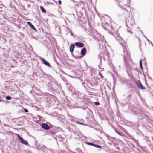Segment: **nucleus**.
Wrapping results in <instances>:
<instances>
[{
    "label": "nucleus",
    "instance_id": "1",
    "mask_svg": "<svg viewBox=\"0 0 153 153\" xmlns=\"http://www.w3.org/2000/svg\"><path fill=\"white\" fill-rule=\"evenodd\" d=\"M16 134L19 140V141L21 143L25 145H27L28 144V143L27 141L25 140L22 137H20L18 134Z\"/></svg>",
    "mask_w": 153,
    "mask_h": 153
},
{
    "label": "nucleus",
    "instance_id": "2",
    "mask_svg": "<svg viewBox=\"0 0 153 153\" xmlns=\"http://www.w3.org/2000/svg\"><path fill=\"white\" fill-rule=\"evenodd\" d=\"M136 84L137 85L138 87L140 89H145V87L143 86L140 80H137V81L136 82Z\"/></svg>",
    "mask_w": 153,
    "mask_h": 153
},
{
    "label": "nucleus",
    "instance_id": "3",
    "mask_svg": "<svg viewBox=\"0 0 153 153\" xmlns=\"http://www.w3.org/2000/svg\"><path fill=\"white\" fill-rule=\"evenodd\" d=\"M40 59L41 60V61L43 62V64H45L46 65L49 67H50L51 65L50 63L48 62L47 61H46L44 59L40 57Z\"/></svg>",
    "mask_w": 153,
    "mask_h": 153
},
{
    "label": "nucleus",
    "instance_id": "4",
    "mask_svg": "<svg viewBox=\"0 0 153 153\" xmlns=\"http://www.w3.org/2000/svg\"><path fill=\"white\" fill-rule=\"evenodd\" d=\"M42 128L48 130L50 128V127L47 124L43 123L42 125Z\"/></svg>",
    "mask_w": 153,
    "mask_h": 153
},
{
    "label": "nucleus",
    "instance_id": "5",
    "mask_svg": "<svg viewBox=\"0 0 153 153\" xmlns=\"http://www.w3.org/2000/svg\"><path fill=\"white\" fill-rule=\"evenodd\" d=\"M128 25L131 26H133L134 24V21L131 19H128Z\"/></svg>",
    "mask_w": 153,
    "mask_h": 153
},
{
    "label": "nucleus",
    "instance_id": "6",
    "mask_svg": "<svg viewBox=\"0 0 153 153\" xmlns=\"http://www.w3.org/2000/svg\"><path fill=\"white\" fill-rule=\"evenodd\" d=\"M75 45L76 46L79 48H82L84 46V44L83 43L79 42H76L75 43Z\"/></svg>",
    "mask_w": 153,
    "mask_h": 153
},
{
    "label": "nucleus",
    "instance_id": "7",
    "mask_svg": "<svg viewBox=\"0 0 153 153\" xmlns=\"http://www.w3.org/2000/svg\"><path fill=\"white\" fill-rule=\"evenodd\" d=\"M27 23L30 26L31 28H32L33 30H36V29L34 27V26L30 22H27Z\"/></svg>",
    "mask_w": 153,
    "mask_h": 153
},
{
    "label": "nucleus",
    "instance_id": "8",
    "mask_svg": "<svg viewBox=\"0 0 153 153\" xmlns=\"http://www.w3.org/2000/svg\"><path fill=\"white\" fill-rule=\"evenodd\" d=\"M86 49L85 48L82 49L81 51V54L82 56H84L86 53Z\"/></svg>",
    "mask_w": 153,
    "mask_h": 153
},
{
    "label": "nucleus",
    "instance_id": "9",
    "mask_svg": "<svg viewBox=\"0 0 153 153\" xmlns=\"http://www.w3.org/2000/svg\"><path fill=\"white\" fill-rule=\"evenodd\" d=\"M74 48V45H72L71 46L70 48V51L71 53L73 52Z\"/></svg>",
    "mask_w": 153,
    "mask_h": 153
},
{
    "label": "nucleus",
    "instance_id": "10",
    "mask_svg": "<svg viewBox=\"0 0 153 153\" xmlns=\"http://www.w3.org/2000/svg\"><path fill=\"white\" fill-rule=\"evenodd\" d=\"M40 9L43 13H45L46 12V10L42 6H40Z\"/></svg>",
    "mask_w": 153,
    "mask_h": 153
},
{
    "label": "nucleus",
    "instance_id": "11",
    "mask_svg": "<svg viewBox=\"0 0 153 153\" xmlns=\"http://www.w3.org/2000/svg\"><path fill=\"white\" fill-rule=\"evenodd\" d=\"M11 98H12L10 96H6V99L7 100H10L11 99Z\"/></svg>",
    "mask_w": 153,
    "mask_h": 153
},
{
    "label": "nucleus",
    "instance_id": "12",
    "mask_svg": "<svg viewBox=\"0 0 153 153\" xmlns=\"http://www.w3.org/2000/svg\"><path fill=\"white\" fill-rule=\"evenodd\" d=\"M94 146L99 148H100L101 147L100 145L97 144H94Z\"/></svg>",
    "mask_w": 153,
    "mask_h": 153
},
{
    "label": "nucleus",
    "instance_id": "13",
    "mask_svg": "<svg viewBox=\"0 0 153 153\" xmlns=\"http://www.w3.org/2000/svg\"><path fill=\"white\" fill-rule=\"evenodd\" d=\"M140 68L142 69V61H141V60H140Z\"/></svg>",
    "mask_w": 153,
    "mask_h": 153
},
{
    "label": "nucleus",
    "instance_id": "14",
    "mask_svg": "<svg viewBox=\"0 0 153 153\" xmlns=\"http://www.w3.org/2000/svg\"><path fill=\"white\" fill-rule=\"evenodd\" d=\"M114 130L120 136H122V135L121 134H120L119 132H118L115 129Z\"/></svg>",
    "mask_w": 153,
    "mask_h": 153
},
{
    "label": "nucleus",
    "instance_id": "15",
    "mask_svg": "<svg viewBox=\"0 0 153 153\" xmlns=\"http://www.w3.org/2000/svg\"><path fill=\"white\" fill-rule=\"evenodd\" d=\"M99 76L102 78H104V76H102V73H100V72H99Z\"/></svg>",
    "mask_w": 153,
    "mask_h": 153
},
{
    "label": "nucleus",
    "instance_id": "16",
    "mask_svg": "<svg viewBox=\"0 0 153 153\" xmlns=\"http://www.w3.org/2000/svg\"><path fill=\"white\" fill-rule=\"evenodd\" d=\"M87 144L92 146H94V144L91 143H89V142H87Z\"/></svg>",
    "mask_w": 153,
    "mask_h": 153
},
{
    "label": "nucleus",
    "instance_id": "17",
    "mask_svg": "<svg viewBox=\"0 0 153 153\" xmlns=\"http://www.w3.org/2000/svg\"><path fill=\"white\" fill-rule=\"evenodd\" d=\"M76 122L77 123L79 124H80V125H84L83 123H80L78 121H76Z\"/></svg>",
    "mask_w": 153,
    "mask_h": 153
},
{
    "label": "nucleus",
    "instance_id": "18",
    "mask_svg": "<svg viewBox=\"0 0 153 153\" xmlns=\"http://www.w3.org/2000/svg\"><path fill=\"white\" fill-rule=\"evenodd\" d=\"M95 104L97 105H100V103L99 102H95Z\"/></svg>",
    "mask_w": 153,
    "mask_h": 153
},
{
    "label": "nucleus",
    "instance_id": "19",
    "mask_svg": "<svg viewBox=\"0 0 153 153\" xmlns=\"http://www.w3.org/2000/svg\"><path fill=\"white\" fill-rule=\"evenodd\" d=\"M24 111L25 112H28V111L27 109H24Z\"/></svg>",
    "mask_w": 153,
    "mask_h": 153
},
{
    "label": "nucleus",
    "instance_id": "20",
    "mask_svg": "<svg viewBox=\"0 0 153 153\" xmlns=\"http://www.w3.org/2000/svg\"><path fill=\"white\" fill-rule=\"evenodd\" d=\"M58 3L59 5H61V1L60 0H59L58 1Z\"/></svg>",
    "mask_w": 153,
    "mask_h": 153
},
{
    "label": "nucleus",
    "instance_id": "21",
    "mask_svg": "<svg viewBox=\"0 0 153 153\" xmlns=\"http://www.w3.org/2000/svg\"><path fill=\"white\" fill-rule=\"evenodd\" d=\"M39 118H40L41 117L40 116H39Z\"/></svg>",
    "mask_w": 153,
    "mask_h": 153
},
{
    "label": "nucleus",
    "instance_id": "22",
    "mask_svg": "<svg viewBox=\"0 0 153 153\" xmlns=\"http://www.w3.org/2000/svg\"><path fill=\"white\" fill-rule=\"evenodd\" d=\"M125 10H126V11H127V10L125 9H124Z\"/></svg>",
    "mask_w": 153,
    "mask_h": 153
}]
</instances>
